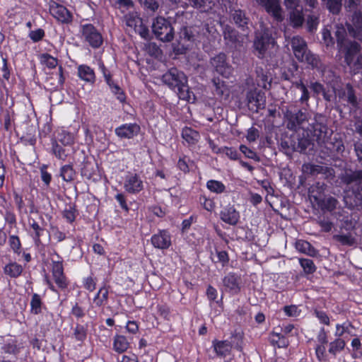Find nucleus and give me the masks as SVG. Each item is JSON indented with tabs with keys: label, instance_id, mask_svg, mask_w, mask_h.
<instances>
[{
	"label": "nucleus",
	"instance_id": "obj_59",
	"mask_svg": "<svg viewBox=\"0 0 362 362\" xmlns=\"http://www.w3.org/2000/svg\"><path fill=\"white\" fill-rule=\"evenodd\" d=\"M97 278L91 274L90 276L83 278V287L89 292H93L96 288Z\"/></svg>",
	"mask_w": 362,
	"mask_h": 362
},
{
	"label": "nucleus",
	"instance_id": "obj_61",
	"mask_svg": "<svg viewBox=\"0 0 362 362\" xmlns=\"http://www.w3.org/2000/svg\"><path fill=\"white\" fill-rule=\"evenodd\" d=\"M32 130L33 129L29 130L28 132H26L20 138L21 143L25 146L29 145L34 146L36 144L37 139L35 136V130Z\"/></svg>",
	"mask_w": 362,
	"mask_h": 362
},
{
	"label": "nucleus",
	"instance_id": "obj_22",
	"mask_svg": "<svg viewBox=\"0 0 362 362\" xmlns=\"http://www.w3.org/2000/svg\"><path fill=\"white\" fill-rule=\"evenodd\" d=\"M291 46L293 54L298 60L305 58V53L308 51L305 40L300 36H294L291 39Z\"/></svg>",
	"mask_w": 362,
	"mask_h": 362
},
{
	"label": "nucleus",
	"instance_id": "obj_54",
	"mask_svg": "<svg viewBox=\"0 0 362 362\" xmlns=\"http://www.w3.org/2000/svg\"><path fill=\"white\" fill-rule=\"evenodd\" d=\"M8 243L11 250L15 254L20 255L21 253L22 243L18 235H9Z\"/></svg>",
	"mask_w": 362,
	"mask_h": 362
},
{
	"label": "nucleus",
	"instance_id": "obj_19",
	"mask_svg": "<svg viewBox=\"0 0 362 362\" xmlns=\"http://www.w3.org/2000/svg\"><path fill=\"white\" fill-rule=\"evenodd\" d=\"M309 130L317 141L324 140L328 134V127L321 117L315 118V122L310 124Z\"/></svg>",
	"mask_w": 362,
	"mask_h": 362
},
{
	"label": "nucleus",
	"instance_id": "obj_43",
	"mask_svg": "<svg viewBox=\"0 0 362 362\" xmlns=\"http://www.w3.org/2000/svg\"><path fill=\"white\" fill-rule=\"evenodd\" d=\"M88 335V328L86 326L77 323L73 329L72 337L76 341L83 343Z\"/></svg>",
	"mask_w": 362,
	"mask_h": 362
},
{
	"label": "nucleus",
	"instance_id": "obj_15",
	"mask_svg": "<svg viewBox=\"0 0 362 362\" xmlns=\"http://www.w3.org/2000/svg\"><path fill=\"white\" fill-rule=\"evenodd\" d=\"M247 100L248 105L252 110L258 112L259 110L264 109L266 103L264 93L257 88L251 89L247 92Z\"/></svg>",
	"mask_w": 362,
	"mask_h": 362
},
{
	"label": "nucleus",
	"instance_id": "obj_40",
	"mask_svg": "<svg viewBox=\"0 0 362 362\" xmlns=\"http://www.w3.org/2000/svg\"><path fill=\"white\" fill-rule=\"evenodd\" d=\"M346 346L345 341L341 337H337L334 341L328 344V353L336 357L338 354L341 352Z\"/></svg>",
	"mask_w": 362,
	"mask_h": 362
},
{
	"label": "nucleus",
	"instance_id": "obj_47",
	"mask_svg": "<svg viewBox=\"0 0 362 362\" xmlns=\"http://www.w3.org/2000/svg\"><path fill=\"white\" fill-rule=\"evenodd\" d=\"M198 202L202 207L208 212H213L216 209V202L214 199L207 197L204 194H201L198 197Z\"/></svg>",
	"mask_w": 362,
	"mask_h": 362
},
{
	"label": "nucleus",
	"instance_id": "obj_39",
	"mask_svg": "<svg viewBox=\"0 0 362 362\" xmlns=\"http://www.w3.org/2000/svg\"><path fill=\"white\" fill-rule=\"evenodd\" d=\"M342 180L347 185L361 184L362 182V170L346 171L342 177Z\"/></svg>",
	"mask_w": 362,
	"mask_h": 362
},
{
	"label": "nucleus",
	"instance_id": "obj_21",
	"mask_svg": "<svg viewBox=\"0 0 362 362\" xmlns=\"http://www.w3.org/2000/svg\"><path fill=\"white\" fill-rule=\"evenodd\" d=\"M231 18L234 24L243 32H245L249 30L248 25L250 23V20L245 11L241 9H235L231 13Z\"/></svg>",
	"mask_w": 362,
	"mask_h": 362
},
{
	"label": "nucleus",
	"instance_id": "obj_52",
	"mask_svg": "<svg viewBox=\"0 0 362 362\" xmlns=\"http://www.w3.org/2000/svg\"><path fill=\"white\" fill-rule=\"evenodd\" d=\"M49 165L47 164H42L40 166V178L45 188H49L52 180V174L48 172Z\"/></svg>",
	"mask_w": 362,
	"mask_h": 362
},
{
	"label": "nucleus",
	"instance_id": "obj_36",
	"mask_svg": "<svg viewBox=\"0 0 362 362\" xmlns=\"http://www.w3.org/2000/svg\"><path fill=\"white\" fill-rule=\"evenodd\" d=\"M288 18L290 24L293 28H299L302 26L304 22V16L303 13V7L296 9L289 10Z\"/></svg>",
	"mask_w": 362,
	"mask_h": 362
},
{
	"label": "nucleus",
	"instance_id": "obj_4",
	"mask_svg": "<svg viewBox=\"0 0 362 362\" xmlns=\"http://www.w3.org/2000/svg\"><path fill=\"white\" fill-rule=\"evenodd\" d=\"M152 31L156 39L164 42H170L174 38V28L170 21L162 16H158L153 20Z\"/></svg>",
	"mask_w": 362,
	"mask_h": 362
},
{
	"label": "nucleus",
	"instance_id": "obj_27",
	"mask_svg": "<svg viewBox=\"0 0 362 362\" xmlns=\"http://www.w3.org/2000/svg\"><path fill=\"white\" fill-rule=\"evenodd\" d=\"M109 288L106 284L100 287L93 299L95 307H104L108 303Z\"/></svg>",
	"mask_w": 362,
	"mask_h": 362
},
{
	"label": "nucleus",
	"instance_id": "obj_42",
	"mask_svg": "<svg viewBox=\"0 0 362 362\" xmlns=\"http://www.w3.org/2000/svg\"><path fill=\"white\" fill-rule=\"evenodd\" d=\"M54 255L57 259H52L51 262V273L52 276L65 274L64 267V260L62 257L57 252L54 251Z\"/></svg>",
	"mask_w": 362,
	"mask_h": 362
},
{
	"label": "nucleus",
	"instance_id": "obj_31",
	"mask_svg": "<svg viewBox=\"0 0 362 362\" xmlns=\"http://www.w3.org/2000/svg\"><path fill=\"white\" fill-rule=\"evenodd\" d=\"M262 6L266 11L271 14L277 21L282 20L281 8L278 0H267Z\"/></svg>",
	"mask_w": 362,
	"mask_h": 362
},
{
	"label": "nucleus",
	"instance_id": "obj_17",
	"mask_svg": "<svg viewBox=\"0 0 362 362\" xmlns=\"http://www.w3.org/2000/svg\"><path fill=\"white\" fill-rule=\"evenodd\" d=\"M351 24H346L349 33L354 38L362 41V12L355 11L351 15Z\"/></svg>",
	"mask_w": 362,
	"mask_h": 362
},
{
	"label": "nucleus",
	"instance_id": "obj_10",
	"mask_svg": "<svg viewBox=\"0 0 362 362\" xmlns=\"http://www.w3.org/2000/svg\"><path fill=\"white\" fill-rule=\"evenodd\" d=\"M52 276L54 284L48 277L45 279V283L49 289L55 293L62 292L66 298L70 291L69 287L71 284V281L68 276L66 274H57Z\"/></svg>",
	"mask_w": 362,
	"mask_h": 362
},
{
	"label": "nucleus",
	"instance_id": "obj_7",
	"mask_svg": "<svg viewBox=\"0 0 362 362\" xmlns=\"http://www.w3.org/2000/svg\"><path fill=\"white\" fill-rule=\"evenodd\" d=\"M125 24L132 28L142 38L147 40L149 37L148 28L143 23V19L137 12H129L124 16Z\"/></svg>",
	"mask_w": 362,
	"mask_h": 362
},
{
	"label": "nucleus",
	"instance_id": "obj_24",
	"mask_svg": "<svg viewBox=\"0 0 362 362\" xmlns=\"http://www.w3.org/2000/svg\"><path fill=\"white\" fill-rule=\"evenodd\" d=\"M24 348L23 342L16 339H8L1 346L3 353L17 356Z\"/></svg>",
	"mask_w": 362,
	"mask_h": 362
},
{
	"label": "nucleus",
	"instance_id": "obj_45",
	"mask_svg": "<svg viewBox=\"0 0 362 362\" xmlns=\"http://www.w3.org/2000/svg\"><path fill=\"white\" fill-rule=\"evenodd\" d=\"M327 185L324 182H317L309 188V194L315 200H318L324 194Z\"/></svg>",
	"mask_w": 362,
	"mask_h": 362
},
{
	"label": "nucleus",
	"instance_id": "obj_11",
	"mask_svg": "<svg viewBox=\"0 0 362 362\" xmlns=\"http://www.w3.org/2000/svg\"><path fill=\"white\" fill-rule=\"evenodd\" d=\"M211 64L215 71L223 78H229L232 75L233 69L227 62V57L224 53H219L211 60Z\"/></svg>",
	"mask_w": 362,
	"mask_h": 362
},
{
	"label": "nucleus",
	"instance_id": "obj_48",
	"mask_svg": "<svg viewBox=\"0 0 362 362\" xmlns=\"http://www.w3.org/2000/svg\"><path fill=\"white\" fill-rule=\"evenodd\" d=\"M354 328V325L349 320L345 321L342 324H337L334 335L337 337L341 338L345 333L352 335L351 332Z\"/></svg>",
	"mask_w": 362,
	"mask_h": 362
},
{
	"label": "nucleus",
	"instance_id": "obj_46",
	"mask_svg": "<svg viewBox=\"0 0 362 362\" xmlns=\"http://www.w3.org/2000/svg\"><path fill=\"white\" fill-rule=\"evenodd\" d=\"M206 187L211 192L215 194H222L226 191V185L221 181L216 180H208Z\"/></svg>",
	"mask_w": 362,
	"mask_h": 362
},
{
	"label": "nucleus",
	"instance_id": "obj_55",
	"mask_svg": "<svg viewBox=\"0 0 362 362\" xmlns=\"http://www.w3.org/2000/svg\"><path fill=\"white\" fill-rule=\"evenodd\" d=\"M346 90L345 96L346 101L352 107L356 108L358 107L357 98L355 94V90L350 83L346 84Z\"/></svg>",
	"mask_w": 362,
	"mask_h": 362
},
{
	"label": "nucleus",
	"instance_id": "obj_25",
	"mask_svg": "<svg viewBox=\"0 0 362 362\" xmlns=\"http://www.w3.org/2000/svg\"><path fill=\"white\" fill-rule=\"evenodd\" d=\"M77 74L80 79L90 84H94L96 81L95 71L88 65H79L77 68Z\"/></svg>",
	"mask_w": 362,
	"mask_h": 362
},
{
	"label": "nucleus",
	"instance_id": "obj_2",
	"mask_svg": "<svg viewBox=\"0 0 362 362\" xmlns=\"http://www.w3.org/2000/svg\"><path fill=\"white\" fill-rule=\"evenodd\" d=\"M162 81L175 91L180 100H189L191 91L187 84V78L183 71L173 67L162 76Z\"/></svg>",
	"mask_w": 362,
	"mask_h": 362
},
{
	"label": "nucleus",
	"instance_id": "obj_64",
	"mask_svg": "<svg viewBox=\"0 0 362 362\" xmlns=\"http://www.w3.org/2000/svg\"><path fill=\"white\" fill-rule=\"evenodd\" d=\"M156 310L157 314L163 320H170V308L167 304H158L156 305Z\"/></svg>",
	"mask_w": 362,
	"mask_h": 362
},
{
	"label": "nucleus",
	"instance_id": "obj_51",
	"mask_svg": "<svg viewBox=\"0 0 362 362\" xmlns=\"http://www.w3.org/2000/svg\"><path fill=\"white\" fill-rule=\"evenodd\" d=\"M40 62L48 69H54L58 66L59 60L49 53H43L40 57Z\"/></svg>",
	"mask_w": 362,
	"mask_h": 362
},
{
	"label": "nucleus",
	"instance_id": "obj_12",
	"mask_svg": "<svg viewBox=\"0 0 362 362\" xmlns=\"http://www.w3.org/2000/svg\"><path fill=\"white\" fill-rule=\"evenodd\" d=\"M28 223L29 227L28 233L34 243L35 247L40 250H44L45 245L42 242L41 236L43 235L45 228L40 226L38 222L30 216L28 218Z\"/></svg>",
	"mask_w": 362,
	"mask_h": 362
},
{
	"label": "nucleus",
	"instance_id": "obj_20",
	"mask_svg": "<svg viewBox=\"0 0 362 362\" xmlns=\"http://www.w3.org/2000/svg\"><path fill=\"white\" fill-rule=\"evenodd\" d=\"M72 147L51 141L50 153L58 160L66 161L71 155Z\"/></svg>",
	"mask_w": 362,
	"mask_h": 362
},
{
	"label": "nucleus",
	"instance_id": "obj_18",
	"mask_svg": "<svg viewBox=\"0 0 362 362\" xmlns=\"http://www.w3.org/2000/svg\"><path fill=\"white\" fill-rule=\"evenodd\" d=\"M212 81L214 85L212 93L215 98L220 101L228 100L230 93L228 83L219 77H214Z\"/></svg>",
	"mask_w": 362,
	"mask_h": 362
},
{
	"label": "nucleus",
	"instance_id": "obj_37",
	"mask_svg": "<svg viewBox=\"0 0 362 362\" xmlns=\"http://www.w3.org/2000/svg\"><path fill=\"white\" fill-rule=\"evenodd\" d=\"M293 86L301 93L299 98V102L302 105L309 106L308 102L310 98V93L308 90L307 86L304 83L303 79H300L293 83Z\"/></svg>",
	"mask_w": 362,
	"mask_h": 362
},
{
	"label": "nucleus",
	"instance_id": "obj_63",
	"mask_svg": "<svg viewBox=\"0 0 362 362\" xmlns=\"http://www.w3.org/2000/svg\"><path fill=\"white\" fill-rule=\"evenodd\" d=\"M70 315L74 316L77 320L81 319L86 316L85 308L79 305L78 302H75L74 304H72Z\"/></svg>",
	"mask_w": 362,
	"mask_h": 362
},
{
	"label": "nucleus",
	"instance_id": "obj_13",
	"mask_svg": "<svg viewBox=\"0 0 362 362\" xmlns=\"http://www.w3.org/2000/svg\"><path fill=\"white\" fill-rule=\"evenodd\" d=\"M141 132V127L136 122L124 123L115 129V135L121 140L132 139Z\"/></svg>",
	"mask_w": 362,
	"mask_h": 362
},
{
	"label": "nucleus",
	"instance_id": "obj_8",
	"mask_svg": "<svg viewBox=\"0 0 362 362\" xmlns=\"http://www.w3.org/2000/svg\"><path fill=\"white\" fill-rule=\"evenodd\" d=\"M223 291L232 296L238 295L242 288L241 275L237 272H230L222 279Z\"/></svg>",
	"mask_w": 362,
	"mask_h": 362
},
{
	"label": "nucleus",
	"instance_id": "obj_57",
	"mask_svg": "<svg viewBox=\"0 0 362 362\" xmlns=\"http://www.w3.org/2000/svg\"><path fill=\"white\" fill-rule=\"evenodd\" d=\"M326 6L329 13L338 15L341 12L342 0H326Z\"/></svg>",
	"mask_w": 362,
	"mask_h": 362
},
{
	"label": "nucleus",
	"instance_id": "obj_41",
	"mask_svg": "<svg viewBox=\"0 0 362 362\" xmlns=\"http://www.w3.org/2000/svg\"><path fill=\"white\" fill-rule=\"evenodd\" d=\"M271 40L268 35H262L255 40L254 47L260 55H263L265 53Z\"/></svg>",
	"mask_w": 362,
	"mask_h": 362
},
{
	"label": "nucleus",
	"instance_id": "obj_32",
	"mask_svg": "<svg viewBox=\"0 0 362 362\" xmlns=\"http://www.w3.org/2000/svg\"><path fill=\"white\" fill-rule=\"evenodd\" d=\"M181 136L189 146L195 145L200 139L199 132L189 127H185L182 129Z\"/></svg>",
	"mask_w": 362,
	"mask_h": 362
},
{
	"label": "nucleus",
	"instance_id": "obj_58",
	"mask_svg": "<svg viewBox=\"0 0 362 362\" xmlns=\"http://www.w3.org/2000/svg\"><path fill=\"white\" fill-rule=\"evenodd\" d=\"M2 215L6 223L9 226L10 228L16 226L17 223L16 216L11 208H6L5 211L2 213Z\"/></svg>",
	"mask_w": 362,
	"mask_h": 362
},
{
	"label": "nucleus",
	"instance_id": "obj_28",
	"mask_svg": "<svg viewBox=\"0 0 362 362\" xmlns=\"http://www.w3.org/2000/svg\"><path fill=\"white\" fill-rule=\"evenodd\" d=\"M303 170L305 173L310 174L311 175H317L321 173H328L330 175H334V170L332 168L310 163L304 164L303 165Z\"/></svg>",
	"mask_w": 362,
	"mask_h": 362
},
{
	"label": "nucleus",
	"instance_id": "obj_3",
	"mask_svg": "<svg viewBox=\"0 0 362 362\" xmlns=\"http://www.w3.org/2000/svg\"><path fill=\"white\" fill-rule=\"evenodd\" d=\"M87 21L88 19H83L80 23V37L83 42L93 49H99L104 43L103 29L91 23L86 22Z\"/></svg>",
	"mask_w": 362,
	"mask_h": 362
},
{
	"label": "nucleus",
	"instance_id": "obj_5",
	"mask_svg": "<svg viewBox=\"0 0 362 362\" xmlns=\"http://www.w3.org/2000/svg\"><path fill=\"white\" fill-rule=\"evenodd\" d=\"M50 15L62 24H71L73 21L72 13L64 5L55 0H49L47 3Z\"/></svg>",
	"mask_w": 362,
	"mask_h": 362
},
{
	"label": "nucleus",
	"instance_id": "obj_34",
	"mask_svg": "<svg viewBox=\"0 0 362 362\" xmlns=\"http://www.w3.org/2000/svg\"><path fill=\"white\" fill-rule=\"evenodd\" d=\"M129 347V342L125 336L118 334L114 336L112 349L115 352L122 354L125 352Z\"/></svg>",
	"mask_w": 362,
	"mask_h": 362
},
{
	"label": "nucleus",
	"instance_id": "obj_23",
	"mask_svg": "<svg viewBox=\"0 0 362 362\" xmlns=\"http://www.w3.org/2000/svg\"><path fill=\"white\" fill-rule=\"evenodd\" d=\"M24 267L16 261H9L3 267L4 275L10 279H16L22 276Z\"/></svg>",
	"mask_w": 362,
	"mask_h": 362
},
{
	"label": "nucleus",
	"instance_id": "obj_14",
	"mask_svg": "<svg viewBox=\"0 0 362 362\" xmlns=\"http://www.w3.org/2000/svg\"><path fill=\"white\" fill-rule=\"evenodd\" d=\"M219 217L223 223L235 226L240 221V214L234 205L229 204L221 209Z\"/></svg>",
	"mask_w": 362,
	"mask_h": 362
},
{
	"label": "nucleus",
	"instance_id": "obj_53",
	"mask_svg": "<svg viewBox=\"0 0 362 362\" xmlns=\"http://www.w3.org/2000/svg\"><path fill=\"white\" fill-rule=\"evenodd\" d=\"M111 93L116 97L117 100L122 104L127 102V95L124 90L119 86L117 83L109 87Z\"/></svg>",
	"mask_w": 362,
	"mask_h": 362
},
{
	"label": "nucleus",
	"instance_id": "obj_60",
	"mask_svg": "<svg viewBox=\"0 0 362 362\" xmlns=\"http://www.w3.org/2000/svg\"><path fill=\"white\" fill-rule=\"evenodd\" d=\"M115 199L119 204L121 209L126 214L130 211V207L127 203V195L124 192H118L115 195Z\"/></svg>",
	"mask_w": 362,
	"mask_h": 362
},
{
	"label": "nucleus",
	"instance_id": "obj_38",
	"mask_svg": "<svg viewBox=\"0 0 362 362\" xmlns=\"http://www.w3.org/2000/svg\"><path fill=\"white\" fill-rule=\"evenodd\" d=\"M255 72L257 86L264 89L269 88L271 86V82L269 81L268 72L259 66L256 68Z\"/></svg>",
	"mask_w": 362,
	"mask_h": 362
},
{
	"label": "nucleus",
	"instance_id": "obj_26",
	"mask_svg": "<svg viewBox=\"0 0 362 362\" xmlns=\"http://www.w3.org/2000/svg\"><path fill=\"white\" fill-rule=\"evenodd\" d=\"M59 176L67 183L72 182L77 177V172L71 163L62 165L59 171Z\"/></svg>",
	"mask_w": 362,
	"mask_h": 362
},
{
	"label": "nucleus",
	"instance_id": "obj_29",
	"mask_svg": "<svg viewBox=\"0 0 362 362\" xmlns=\"http://www.w3.org/2000/svg\"><path fill=\"white\" fill-rule=\"evenodd\" d=\"M269 341L272 346L278 349L287 348L290 344L288 339L284 334L275 331L269 334Z\"/></svg>",
	"mask_w": 362,
	"mask_h": 362
},
{
	"label": "nucleus",
	"instance_id": "obj_1",
	"mask_svg": "<svg viewBox=\"0 0 362 362\" xmlns=\"http://www.w3.org/2000/svg\"><path fill=\"white\" fill-rule=\"evenodd\" d=\"M334 35L338 55L344 58V63L349 66L361 64L358 57L361 49V45L356 40L349 39L343 27L339 28Z\"/></svg>",
	"mask_w": 362,
	"mask_h": 362
},
{
	"label": "nucleus",
	"instance_id": "obj_62",
	"mask_svg": "<svg viewBox=\"0 0 362 362\" xmlns=\"http://www.w3.org/2000/svg\"><path fill=\"white\" fill-rule=\"evenodd\" d=\"M13 199L16 205L18 213L28 214V210L25 208V204L23 199V196L16 192H13Z\"/></svg>",
	"mask_w": 362,
	"mask_h": 362
},
{
	"label": "nucleus",
	"instance_id": "obj_30",
	"mask_svg": "<svg viewBox=\"0 0 362 362\" xmlns=\"http://www.w3.org/2000/svg\"><path fill=\"white\" fill-rule=\"evenodd\" d=\"M212 346L217 356L225 357L230 351L231 344L227 340L214 339L212 341Z\"/></svg>",
	"mask_w": 362,
	"mask_h": 362
},
{
	"label": "nucleus",
	"instance_id": "obj_50",
	"mask_svg": "<svg viewBox=\"0 0 362 362\" xmlns=\"http://www.w3.org/2000/svg\"><path fill=\"white\" fill-rule=\"evenodd\" d=\"M299 264L303 268V272L306 275L313 274L317 270V267L315 266L313 260L311 259L300 258Z\"/></svg>",
	"mask_w": 362,
	"mask_h": 362
},
{
	"label": "nucleus",
	"instance_id": "obj_16",
	"mask_svg": "<svg viewBox=\"0 0 362 362\" xmlns=\"http://www.w3.org/2000/svg\"><path fill=\"white\" fill-rule=\"evenodd\" d=\"M151 242L155 248L167 250L172 245L171 235L166 229L159 230L157 233L151 236Z\"/></svg>",
	"mask_w": 362,
	"mask_h": 362
},
{
	"label": "nucleus",
	"instance_id": "obj_35",
	"mask_svg": "<svg viewBox=\"0 0 362 362\" xmlns=\"http://www.w3.org/2000/svg\"><path fill=\"white\" fill-rule=\"evenodd\" d=\"M74 134L65 129L59 131L57 136L51 139V141H56L57 143L71 147L74 144Z\"/></svg>",
	"mask_w": 362,
	"mask_h": 362
},
{
	"label": "nucleus",
	"instance_id": "obj_44",
	"mask_svg": "<svg viewBox=\"0 0 362 362\" xmlns=\"http://www.w3.org/2000/svg\"><path fill=\"white\" fill-rule=\"evenodd\" d=\"M80 171L82 177L90 180L95 175L93 163L85 157L81 163Z\"/></svg>",
	"mask_w": 362,
	"mask_h": 362
},
{
	"label": "nucleus",
	"instance_id": "obj_6",
	"mask_svg": "<svg viewBox=\"0 0 362 362\" xmlns=\"http://www.w3.org/2000/svg\"><path fill=\"white\" fill-rule=\"evenodd\" d=\"M286 127L290 130H297L302 124L308 121L306 110L297 109L296 107L287 109L285 112Z\"/></svg>",
	"mask_w": 362,
	"mask_h": 362
},
{
	"label": "nucleus",
	"instance_id": "obj_56",
	"mask_svg": "<svg viewBox=\"0 0 362 362\" xmlns=\"http://www.w3.org/2000/svg\"><path fill=\"white\" fill-rule=\"evenodd\" d=\"M98 68L100 71L102 73L105 81L108 86V87L111 86L115 83H116L113 79L111 71L105 66L103 62H99Z\"/></svg>",
	"mask_w": 362,
	"mask_h": 362
},
{
	"label": "nucleus",
	"instance_id": "obj_33",
	"mask_svg": "<svg viewBox=\"0 0 362 362\" xmlns=\"http://www.w3.org/2000/svg\"><path fill=\"white\" fill-rule=\"evenodd\" d=\"M43 308H46V307L41 296L37 293H34L32 295L30 302V313L32 315H38L42 313Z\"/></svg>",
	"mask_w": 362,
	"mask_h": 362
},
{
	"label": "nucleus",
	"instance_id": "obj_49",
	"mask_svg": "<svg viewBox=\"0 0 362 362\" xmlns=\"http://www.w3.org/2000/svg\"><path fill=\"white\" fill-rule=\"evenodd\" d=\"M310 145L311 141L309 139L300 137L299 136H295V144L293 147V150L303 153L305 151Z\"/></svg>",
	"mask_w": 362,
	"mask_h": 362
},
{
	"label": "nucleus",
	"instance_id": "obj_9",
	"mask_svg": "<svg viewBox=\"0 0 362 362\" xmlns=\"http://www.w3.org/2000/svg\"><path fill=\"white\" fill-rule=\"evenodd\" d=\"M123 188L129 194H139L144 189V182L139 174L128 172L124 177Z\"/></svg>",
	"mask_w": 362,
	"mask_h": 362
}]
</instances>
